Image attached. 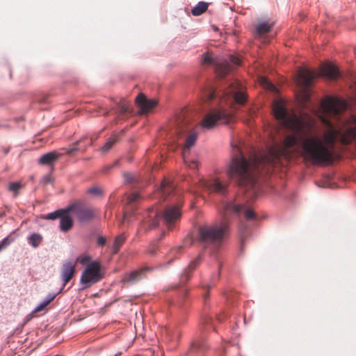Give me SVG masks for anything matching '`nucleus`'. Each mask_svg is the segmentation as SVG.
Listing matches in <instances>:
<instances>
[{"instance_id": "obj_38", "label": "nucleus", "mask_w": 356, "mask_h": 356, "mask_svg": "<svg viewBox=\"0 0 356 356\" xmlns=\"http://www.w3.org/2000/svg\"><path fill=\"white\" fill-rule=\"evenodd\" d=\"M261 83L269 89L274 88L273 85L270 83L265 77L261 78Z\"/></svg>"}, {"instance_id": "obj_25", "label": "nucleus", "mask_w": 356, "mask_h": 356, "mask_svg": "<svg viewBox=\"0 0 356 356\" xmlns=\"http://www.w3.org/2000/svg\"><path fill=\"white\" fill-rule=\"evenodd\" d=\"M220 276V272L212 275L209 282L202 281L201 283V287L205 291H209L214 284L216 280Z\"/></svg>"}, {"instance_id": "obj_23", "label": "nucleus", "mask_w": 356, "mask_h": 356, "mask_svg": "<svg viewBox=\"0 0 356 356\" xmlns=\"http://www.w3.org/2000/svg\"><path fill=\"white\" fill-rule=\"evenodd\" d=\"M197 138V135L196 133H191L187 137L185 144H184V153L186 151H189L190 149L195 144Z\"/></svg>"}, {"instance_id": "obj_35", "label": "nucleus", "mask_w": 356, "mask_h": 356, "mask_svg": "<svg viewBox=\"0 0 356 356\" xmlns=\"http://www.w3.org/2000/svg\"><path fill=\"white\" fill-rule=\"evenodd\" d=\"M229 62L232 63L233 65H235L236 66H238L241 63V60L238 57H236L233 55L229 56Z\"/></svg>"}, {"instance_id": "obj_26", "label": "nucleus", "mask_w": 356, "mask_h": 356, "mask_svg": "<svg viewBox=\"0 0 356 356\" xmlns=\"http://www.w3.org/2000/svg\"><path fill=\"white\" fill-rule=\"evenodd\" d=\"M272 26L273 24H270L268 22H262L257 26V33L259 35L266 33L270 31Z\"/></svg>"}, {"instance_id": "obj_32", "label": "nucleus", "mask_w": 356, "mask_h": 356, "mask_svg": "<svg viewBox=\"0 0 356 356\" xmlns=\"http://www.w3.org/2000/svg\"><path fill=\"white\" fill-rule=\"evenodd\" d=\"M216 92L212 89H209L204 94V98L207 101H211L216 96Z\"/></svg>"}, {"instance_id": "obj_30", "label": "nucleus", "mask_w": 356, "mask_h": 356, "mask_svg": "<svg viewBox=\"0 0 356 356\" xmlns=\"http://www.w3.org/2000/svg\"><path fill=\"white\" fill-rule=\"evenodd\" d=\"M14 241V238L7 236L0 241V252L6 248L12 242Z\"/></svg>"}, {"instance_id": "obj_40", "label": "nucleus", "mask_w": 356, "mask_h": 356, "mask_svg": "<svg viewBox=\"0 0 356 356\" xmlns=\"http://www.w3.org/2000/svg\"><path fill=\"white\" fill-rule=\"evenodd\" d=\"M106 243V238L105 236L99 235L97 236V244L100 246H104Z\"/></svg>"}, {"instance_id": "obj_46", "label": "nucleus", "mask_w": 356, "mask_h": 356, "mask_svg": "<svg viewBox=\"0 0 356 356\" xmlns=\"http://www.w3.org/2000/svg\"><path fill=\"white\" fill-rule=\"evenodd\" d=\"M208 296H209L208 293H204L203 295L204 298H207L208 297Z\"/></svg>"}, {"instance_id": "obj_2", "label": "nucleus", "mask_w": 356, "mask_h": 356, "mask_svg": "<svg viewBox=\"0 0 356 356\" xmlns=\"http://www.w3.org/2000/svg\"><path fill=\"white\" fill-rule=\"evenodd\" d=\"M70 213L74 215L80 221L100 220L99 218V213L97 209L80 201H76L65 209H58L47 215L41 216L40 219L47 220L60 219V222H73Z\"/></svg>"}, {"instance_id": "obj_7", "label": "nucleus", "mask_w": 356, "mask_h": 356, "mask_svg": "<svg viewBox=\"0 0 356 356\" xmlns=\"http://www.w3.org/2000/svg\"><path fill=\"white\" fill-rule=\"evenodd\" d=\"M86 139L82 138L72 144V147L67 148H62L59 152H50L43 154L38 161L41 165H54L60 156L67 155H73L78 151H84L86 149V145H82L83 141Z\"/></svg>"}, {"instance_id": "obj_42", "label": "nucleus", "mask_w": 356, "mask_h": 356, "mask_svg": "<svg viewBox=\"0 0 356 356\" xmlns=\"http://www.w3.org/2000/svg\"><path fill=\"white\" fill-rule=\"evenodd\" d=\"M156 251H157L156 247L154 245H152L149 248L147 252H148V254H149L151 255H154L156 254Z\"/></svg>"}, {"instance_id": "obj_9", "label": "nucleus", "mask_w": 356, "mask_h": 356, "mask_svg": "<svg viewBox=\"0 0 356 356\" xmlns=\"http://www.w3.org/2000/svg\"><path fill=\"white\" fill-rule=\"evenodd\" d=\"M102 278L99 264L93 261L88 264L81 277L83 288H88Z\"/></svg>"}, {"instance_id": "obj_11", "label": "nucleus", "mask_w": 356, "mask_h": 356, "mask_svg": "<svg viewBox=\"0 0 356 356\" xmlns=\"http://www.w3.org/2000/svg\"><path fill=\"white\" fill-rule=\"evenodd\" d=\"M199 185L201 188L209 192L216 193L222 195H225L227 193L228 184L223 182L218 178L212 179L209 181L201 179Z\"/></svg>"}, {"instance_id": "obj_24", "label": "nucleus", "mask_w": 356, "mask_h": 356, "mask_svg": "<svg viewBox=\"0 0 356 356\" xmlns=\"http://www.w3.org/2000/svg\"><path fill=\"white\" fill-rule=\"evenodd\" d=\"M208 8V4L205 2H199L192 10L191 13L194 16H199L204 13Z\"/></svg>"}, {"instance_id": "obj_12", "label": "nucleus", "mask_w": 356, "mask_h": 356, "mask_svg": "<svg viewBox=\"0 0 356 356\" xmlns=\"http://www.w3.org/2000/svg\"><path fill=\"white\" fill-rule=\"evenodd\" d=\"M135 102L140 109L139 113L141 115L150 112L157 105L156 100L148 99L142 93L136 97Z\"/></svg>"}, {"instance_id": "obj_3", "label": "nucleus", "mask_w": 356, "mask_h": 356, "mask_svg": "<svg viewBox=\"0 0 356 356\" xmlns=\"http://www.w3.org/2000/svg\"><path fill=\"white\" fill-rule=\"evenodd\" d=\"M225 211L238 219L245 220L264 221L268 220L267 214L256 213L246 202L234 200L225 205Z\"/></svg>"}, {"instance_id": "obj_47", "label": "nucleus", "mask_w": 356, "mask_h": 356, "mask_svg": "<svg viewBox=\"0 0 356 356\" xmlns=\"http://www.w3.org/2000/svg\"><path fill=\"white\" fill-rule=\"evenodd\" d=\"M108 113H109V112H108V111H106V112L104 113V115L105 116H107V115H108Z\"/></svg>"}, {"instance_id": "obj_5", "label": "nucleus", "mask_w": 356, "mask_h": 356, "mask_svg": "<svg viewBox=\"0 0 356 356\" xmlns=\"http://www.w3.org/2000/svg\"><path fill=\"white\" fill-rule=\"evenodd\" d=\"M234 111H229L222 106L214 108L204 116L201 126L204 129H210L218 124H229L234 120Z\"/></svg>"}, {"instance_id": "obj_15", "label": "nucleus", "mask_w": 356, "mask_h": 356, "mask_svg": "<svg viewBox=\"0 0 356 356\" xmlns=\"http://www.w3.org/2000/svg\"><path fill=\"white\" fill-rule=\"evenodd\" d=\"M321 74L332 80L340 76L338 68L332 63H323L321 65Z\"/></svg>"}, {"instance_id": "obj_41", "label": "nucleus", "mask_w": 356, "mask_h": 356, "mask_svg": "<svg viewBox=\"0 0 356 356\" xmlns=\"http://www.w3.org/2000/svg\"><path fill=\"white\" fill-rule=\"evenodd\" d=\"M88 192L92 195H99L102 193L101 189L98 187H92L88 190Z\"/></svg>"}, {"instance_id": "obj_37", "label": "nucleus", "mask_w": 356, "mask_h": 356, "mask_svg": "<svg viewBox=\"0 0 356 356\" xmlns=\"http://www.w3.org/2000/svg\"><path fill=\"white\" fill-rule=\"evenodd\" d=\"M123 177L126 183H131L134 179V175L129 172H124L123 174Z\"/></svg>"}, {"instance_id": "obj_4", "label": "nucleus", "mask_w": 356, "mask_h": 356, "mask_svg": "<svg viewBox=\"0 0 356 356\" xmlns=\"http://www.w3.org/2000/svg\"><path fill=\"white\" fill-rule=\"evenodd\" d=\"M197 229L200 241L206 245L220 242L228 232L227 224H205Z\"/></svg>"}, {"instance_id": "obj_1", "label": "nucleus", "mask_w": 356, "mask_h": 356, "mask_svg": "<svg viewBox=\"0 0 356 356\" xmlns=\"http://www.w3.org/2000/svg\"><path fill=\"white\" fill-rule=\"evenodd\" d=\"M346 109L344 101L332 97H327L321 103L319 118L324 125V131L320 138L314 134V118L307 113L298 117L293 112L289 113L282 102H275L273 108L275 118L293 133L286 136L282 147H270L268 152L254 155L250 160L236 147V153L229 165L227 175L239 186L254 191L257 173L261 166L277 164L282 156L296 152L299 147L305 159L312 163H331L337 141L347 145L356 138V116L339 122L341 113Z\"/></svg>"}, {"instance_id": "obj_39", "label": "nucleus", "mask_w": 356, "mask_h": 356, "mask_svg": "<svg viewBox=\"0 0 356 356\" xmlns=\"http://www.w3.org/2000/svg\"><path fill=\"white\" fill-rule=\"evenodd\" d=\"M72 225L73 224H60V229L64 232H67L72 228Z\"/></svg>"}, {"instance_id": "obj_36", "label": "nucleus", "mask_w": 356, "mask_h": 356, "mask_svg": "<svg viewBox=\"0 0 356 356\" xmlns=\"http://www.w3.org/2000/svg\"><path fill=\"white\" fill-rule=\"evenodd\" d=\"M206 346L204 345V342L202 341H197L193 342L191 344V348L194 349H203L205 348Z\"/></svg>"}, {"instance_id": "obj_14", "label": "nucleus", "mask_w": 356, "mask_h": 356, "mask_svg": "<svg viewBox=\"0 0 356 356\" xmlns=\"http://www.w3.org/2000/svg\"><path fill=\"white\" fill-rule=\"evenodd\" d=\"M76 262L66 261L63 263L61 271V278L64 284H67L75 273Z\"/></svg>"}, {"instance_id": "obj_44", "label": "nucleus", "mask_w": 356, "mask_h": 356, "mask_svg": "<svg viewBox=\"0 0 356 356\" xmlns=\"http://www.w3.org/2000/svg\"><path fill=\"white\" fill-rule=\"evenodd\" d=\"M246 229H247L246 224H245V223L240 224V227H239V230H240V231L243 232V231H245Z\"/></svg>"}, {"instance_id": "obj_33", "label": "nucleus", "mask_w": 356, "mask_h": 356, "mask_svg": "<svg viewBox=\"0 0 356 356\" xmlns=\"http://www.w3.org/2000/svg\"><path fill=\"white\" fill-rule=\"evenodd\" d=\"M184 159L188 168H193V169H196L198 168L199 163L197 161L193 160V161H187L186 160L185 155H184Z\"/></svg>"}, {"instance_id": "obj_16", "label": "nucleus", "mask_w": 356, "mask_h": 356, "mask_svg": "<svg viewBox=\"0 0 356 356\" xmlns=\"http://www.w3.org/2000/svg\"><path fill=\"white\" fill-rule=\"evenodd\" d=\"M201 261V254L198 255L196 258L191 261L182 273V280H184V282H187L188 280H189L192 276V272L200 264Z\"/></svg>"}, {"instance_id": "obj_43", "label": "nucleus", "mask_w": 356, "mask_h": 356, "mask_svg": "<svg viewBox=\"0 0 356 356\" xmlns=\"http://www.w3.org/2000/svg\"><path fill=\"white\" fill-rule=\"evenodd\" d=\"M118 163H119L118 161H115L113 165H108V166L105 167L104 170H108V169L111 168L112 167L117 165L118 164Z\"/></svg>"}, {"instance_id": "obj_20", "label": "nucleus", "mask_w": 356, "mask_h": 356, "mask_svg": "<svg viewBox=\"0 0 356 356\" xmlns=\"http://www.w3.org/2000/svg\"><path fill=\"white\" fill-rule=\"evenodd\" d=\"M60 293V291L57 293H49L42 301L34 309L33 312H38L43 310L51 301H53L57 295Z\"/></svg>"}, {"instance_id": "obj_45", "label": "nucleus", "mask_w": 356, "mask_h": 356, "mask_svg": "<svg viewBox=\"0 0 356 356\" xmlns=\"http://www.w3.org/2000/svg\"><path fill=\"white\" fill-rule=\"evenodd\" d=\"M44 180L45 183H47L49 181L50 177L49 176L44 177Z\"/></svg>"}, {"instance_id": "obj_17", "label": "nucleus", "mask_w": 356, "mask_h": 356, "mask_svg": "<svg viewBox=\"0 0 356 356\" xmlns=\"http://www.w3.org/2000/svg\"><path fill=\"white\" fill-rule=\"evenodd\" d=\"M124 131L122 130L118 134H113L104 143V145L100 148L99 151L102 154H106L109 150L112 149V147L120 141V137L124 134Z\"/></svg>"}, {"instance_id": "obj_21", "label": "nucleus", "mask_w": 356, "mask_h": 356, "mask_svg": "<svg viewBox=\"0 0 356 356\" xmlns=\"http://www.w3.org/2000/svg\"><path fill=\"white\" fill-rule=\"evenodd\" d=\"M42 241V236L38 233H33L27 237L28 243L33 248H37Z\"/></svg>"}, {"instance_id": "obj_10", "label": "nucleus", "mask_w": 356, "mask_h": 356, "mask_svg": "<svg viewBox=\"0 0 356 356\" xmlns=\"http://www.w3.org/2000/svg\"><path fill=\"white\" fill-rule=\"evenodd\" d=\"M202 63L207 65H215L217 76L220 78L225 76L233 69L232 66L227 60L214 59L209 54L203 55Z\"/></svg>"}, {"instance_id": "obj_48", "label": "nucleus", "mask_w": 356, "mask_h": 356, "mask_svg": "<svg viewBox=\"0 0 356 356\" xmlns=\"http://www.w3.org/2000/svg\"><path fill=\"white\" fill-rule=\"evenodd\" d=\"M181 248H182V246H181V245H180V246H178L177 248L178 250H180Z\"/></svg>"}, {"instance_id": "obj_8", "label": "nucleus", "mask_w": 356, "mask_h": 356, "mask_svg": "<svg viewBox=\"0 0 356 356\" xmlns=\"http://www.w3.org/2000/svg\"><path fill=\"white\" fill-rule=\"evenodd\" d=\"M316 76L314 72L301 68L298 70V81L302 88L301 104L303 106H307L309 99V87L312 85L313 79Z\"/></svg>"}, {"instance_id": "obj_29", "label": "nucleus", "mask_w": 356, "mask_h": 356, "mask_svg": "<svg viewBox=\"0 0 356 356\" xmlns=\"http://www.w3.org/2000/svg\"><path fill=\"white\" fill-rule=\"evenodd\" d=\"M21 188L20 182H12L8 186V190L10 192L14 193V195L17 196L19 189Z\"/></svg>"}, {"instance_id": "obj_34", "label": "nucleus", "mask_w": 356, "mask_h": 356, "mask_svg": "<svg viewBox=\"0 0 356 356\" xmlns=\"http://www.w3.org/2000/svg\"><path fill=\"white\" fill-rule=\"evenodd\" d=\"M89 260L90 257L87 255H83L77 257L75 262H79L82 265H85Z\"/></svg>"}, {"instance_id": "obj_28", "label": "nucleus", "mask_w": 356, "mask_h": 356, "mask_svg": "<svg viewBox=\"0 0 356 356\" xmlns=\"http://www.w3.org/2000/svg\"><path fill=\"white\" fill-rule=\"evenodd\" d=\"M124 236L122 234H120L115 238L113 246H112V253L116 254L122 245L123 242L124 241Z\"/></svg>"}, {"instance_id": "obj_13", "label": "nucleus", "mask_w": 356, "mask_h": 356, "mask_svg": "<svg viewBox=\"0 0 356 356\" xmlns=\"http://www.w3.org/2000/svg\"><path fill=\"white\" fill-rule=\"evenodd\" d=\"M181 203L167 207L163 214V218L168 222L179 220L181 216Z\"/></svg>"}, {"instance_id": "obj_19", "label": "nucleus", "mask_w": 356, "mask_h": 356, "mask_svg": "<svg viewBox=\"0 0 356 356\" xmlns=\"http://www.w3.org/2000/svg\"><path fill=\"white\" fill-rule=\"evenodd\" d=\"M144 269L136 270L129 273L126 274L123 279V282L134 283L143 278Z\"/></svg>"}, {"instance_id": "obj_31", "label": "nucleus", "mask_w": 356, "mask_h": 356, "mask_svg": "<svg viewBox=\"0 0 356 356\" xmlns=\"http://www.w3.org/2000/svg\"><path fill=\"white\" fill-rule=\"evenodd\" d=\"M139 199V194L137 193H132L127 197V204L131 207L132 205Z\"/></svg>"}, {"instance_id": "obj_6", "label": "nucleus", "mask_w": 356, "mask_h": 356, "mask_svg": "<svg viewBox=\"0 0 356 356\" xmlns=\"http://www.w3.org/2000/svg\"><path fill=\"white\" fill-rule=\"evenodd\" d=\"M221 98L225 104L233 108L234 104L243 105L247 101V95L238 81H233L222 92Z\"/></svg>"}, {"instance_id": "obj_18", "label": "nucleus", "mask_w": 356, "mask_h": 356, "mask_svg": "<svg viewBox=\"0 0 356 356\" xmlns=\"http://www.w3.org/2000/svg\"><path fill=\"white\" fill-rule=\"evenodd\" d=\"M173 190V186L169 181L164 180L156 195L159 196L161 200L164 201L172 193Z\"/></svg>"}, {"instance_id": "obj_22", "label": "nucleus", "mask_w": 356, "mask_h": 356, "mask_svg": "<svg viewBox=\"0 0 356 356\" xmlns=\"http://www.w3.org/2000/svg\"><path fill=\"white\" fill-rule=\"evenodd\" d=\"M190 127L186 124V122L183 121L178 122L175 129V134L177 137L180 138L182 135L189 130Z\"/></svg>"}, {"instance_id": "obj_49", "label": "nucleus", "mask_w": 356, "mask_h": 356, "mask_svg": "<svg viewBox=\"0 0 356 356\" xmlns=\"http://www.w3.org/2000/svg\"><path fill=\"white\" fill-rule=\"evenodd\" d=\"M92 145V140H90V142L89 143V145Z\"/></svg>"}, {"instance_id": "obj_27", "label": "nucleus", "mask_w": 356, "mask_h": 356, "mask_svg": "<svg viewBox=\"0 0 356 356\" xmlns=\"http://www.w3.org/2000/svg\"><path fill=\"white\" fill-rule=\"evenodd\" d=\"M118 108L120 110V115H125L126 113H131V110L130 108V104L125 99H121L118 103Z\"/></svg>"}]
</instances>
